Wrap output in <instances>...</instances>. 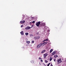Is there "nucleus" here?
<instances>
[{"mask_svg":"<svg viewBox=\"0 0 66 66\" xmlns=\"http://www.w3.org/2000/svg\"><path fill=\"white\" fill-rule=\"evenodd\" d=\"M57 64H60L62 62V61H61V59H59L57 60Z\"/></svg>","mask_w":66,"mask_h":66,"instance_id":"obj_1","label":"nucleus"},{"mask_svg":"<svg viewBox=\"0 0 66 66\" xmlns=\"http://www.w3.org/2000/svg\"><path fill=\"white\" fill-rule=\"evenodd\" d=\"M40 24V22H38L36 24V25L37 27H39V25Z\"/></svg>","mask_w":66,"mask_h":66,"instance_id":"obj_2","label":"nucleus"},{"mask_svg":"<svg viewBox=\"0 0 66 66\" xmlns=\"http://www.w3.org/2000/svg\"><path fill=\"white\" fill-rule=\"evenodd\" d=\"M42 44H40L38 45L37 47V49H38V48H40V47H41Z\"/></svg>","mask_w":66,"mask_h":66,"instance_id":"obj_3","label":"nucleus"},{"mask_svg":"<svg viewBox=\"0 0 66 66\" xmlns=\"http://www.w3.org/2000/svg\"><path fill=\"white\" fill-rule=\"evenodd\" d=\"M48 53H47L44 54V55H43V56H44V57H46V56H47V55H48Z\"/></svg>","mask_w":66,"mask_h":66,"instance_id":"obj_4","label":"nucleus"},{"mask_svg":"<svg viewBox=\"0 0 66 66\" xmlns=\"http://www.w3.org/2000/svg\"><path fill=\"white\" fill-rule=\"evenodd\" d=\"M30 29H31V27H26L25 28V29L26 30H29Z\"/></svg>","mask_w":66,"mask_h":66,"instance_id":"obj_5","label":"nucleus"},{"mask_svg":"<svg viewBox=\"0 0 66 66\" xmlns=\"http://www.w3.org/2000/svg\"><path fill=\"white\" fill-rule=\"evenodd\" d=\"M47 44V42H45L42 44V46H44L45 45H46V44Z\"/></svg>","mask_w":66,"mask_h":66,"instance_id":"obj_6","label":"nucleus"},{"mask_svg":"<svg viewBox=\"0 0 66 66\" xmlns=\"http://www.w3.org/2000/svg\"><path fill=\"white\" fill-rule=\"evenodd\" d=\"M24 22H25V21H20V23H24Z\"/></svg>","mask_w":66,"mask_h":66,"instance_id":"obj_7","label":"nucleus"},{"mask_svg":"<svg viewBox=\"0 0 66 66\" xmlns=\"http://www.w3.org/2000/svg\"><path fill=\"white\" fill-rule=\"evenodd\" d=\"M56 54V52L55 51H54V52H53L52 53V54L53 55L54 54Z\"/></svg>","mask_w":66,"mask_h":66,"instance_id":"obj_8","label":"nucleus"},{"mask_svg":"<svg viewBox=\"0 0 66 66\" xmlns=\"http://www.w3.org/2000/svg\"><path fill=\"white\" fill-rule=\"evenodd\" d=\"M20 33H21V35H23L24 34L23 33V31H22L21 32H20Z\"/></svg>","mask_w":66,"mask_h":66,"instance_id":"obj_9","label":"nucleus"},{"mask_svg":"<svg viewBox=\"0 0 66 66\" xmlns=\"http://www.w3.org/2000/svg\"><path fill=\"white\" fill-rule=\"evenodd\" d=\"M53 59V58H52V57H50V61H51V60H52V59Z\"/></svg>","mask_w":66,"mask_h":66,"instance_id":"obj_10","label":"nucleus"},{"mask_svg":"<svg viewBox=\"0 0 66 66\" xmlns=\"http://www.w3.org/2000/svg\"><path fill=\"white\" fill-rule=\"evenodd\" d=\"M45 51H46V50H43L41 52V53H44V52H45Z\"/></svg>","mask_w":66,"mask_h":66,"instance_id":"obj_11","label":"nucleus"},{"mask_svg":"<svg viewBox=\"0 0 66 66\" xmlns=\"http://www.w3.org/2000/svg\"><path fill=\"white\" fill-rule=\"evenodd\" d=\"M26 43L28 44H29V43H30V41H27Z\"/></svg>","mask_w":66,"mask_h":66,"instance_id":"obj_12","label":"nucleus"},{"mask_svg":"<svg viewBox=\"0 0 66 66\" xmlns=\"http://www.w3.org/2000/svg\"><path fill=\"white\" fill-rule=\"evenodd\" d=\"M53 51V49H51V50L50 51V53H51Z\"/></svg>","mask_w":66,"mask_h":66,"instance_id":"obj_13","label":"nucleus"},{"mask_svg":"<svg viewBox=\"0 0 66 66\" xmlns=\"http://www.w3.org/2000/svg\"><path fill=\"white\" fill-rule=\"evenodd\" d=\"M25 34L26 35H28L29 33H26Z\"/></svg>","mask_w":66,"mask_h":66,"instance_id":"obj_14","label":"nucleus"},{"mask_svg":"<svg viewBox=\"0 0 66 66\" xmlns=\"http://www.w3.org/2000/svg\"><path fill=\"white\" fill-rule=\"evenodd\" d=\"M54 57H58V56L57 55H55L54 56Z\"/></svg>","mask_w":66,"mask_h":66,"instance_id":"obj_15","label":"nucleus"},{"mask_svg":"<svg viewBox=\"0 0 66 66\" xmlns=\"http://www.w3.org/2000/svg\"><path fill=\"white\" fill-rule=\"evenodd\" d=\"M48 39H46V40H45L43 41V42H45V41H48Z\"/></svg>","mask_w":66,"mask_h":66,"instance_id":"obj_16","label":"nucleus"},{"mask_svg":"<svg viewBox=\"0 0 66 66\" xmlns=\"http://www.w3.org/2000/svg\"><path fill=\"white\" fill-rule=\"evenodd\" d=\"M43 26H45V23H43Z\"/></svg>","mask_w":66,"mask_h":66,"instance_id":"obj_17","label":"nucleus"},{"mask_svg":"<svg viewBox=\"0 0 66 66\" xmlns=\"http://www.w3.org/2000/svg\"><path fill=\"white\" fill-rule=\"evenodd\" d=\"M50 63H49L48 64V65H47V66H49V65H50Z\"/></svg>","mask_w":66,"mask_h":66,"instance_id":"obj_18","label":"nucleus"},{"mask_svg":"<svg viewBox=\"0 0 66 66\" xmlns=\"http://www.w3.org/2000/svg\"><path fill=\"white\" fill-rule=\"evenodd\" d=\"M39 60H41V59H42V58L41 57H39Z\"/></svg>","mask_w":66,"mask_h":66,"instance_id":"obj_19","label":"nucleus"},{"mask_svg":"<svg viewBox=\"0 0 66 66\" xmlns=\"http://www.w3.org/2000/svg\"><path fill=\"white\" fill-rule=\"evenodd\" d=\"M31 22L32 23H35V21H33V22Z\"/></svg>","mask_w":66,"mask_h":66,"instance_id":"obj_20","label":"nucleus"},{"mask_svg":"<svg viewBox=\"0 0 66 66\" xmlns=\"http://www.w3.org/2000/svg\"><path fill=\"white\" fill-rule=\"evenodd\" d=\"M54 62H55L56 61V59H54Z\"/></svg>","mask_w":66,"mask_h":66,"instance_id":"obj_21","label":"nucleus"},{"mask_svg":"<svg viewBox=\"0 0 66 66\" xmlns=\"http://www.w3.org/2000/svg\"><path fill=\"white\" fill-rule=\"evenodd\" d=\"M45 63H47V62H48V61H47V60H45Z\"/></svg>","mask_w":66,"mask_h":66,"instance_id":"obj_22","label":"nucleus"},{"mask_svg":"<svg viewBox=\"0 0 66 66\" xmlns=\"http://www.w3.org/2000/svg\"><path fill=\"white\" fill-rule=\"evenodd\" d=\"M31 63H34V62H33V61H31Z\"/></svg>","mask_w":66,"mask_h":66,"instance_id":"obj_23","label":"nucleus"},{"mask_svg":"<svg viewBox=\"0 0 66 66\" xmlns=\"http://www.w3.org/2000/svg\"><path fill=\"white\" fill-rule=\"evenodd\" d=\"M40 61H41V62H43V60H41Z\"/></svg>","mask_w":66,"mask_h":66,"instance_id":"obj_24","label":"nucleus"},{"mask_svg":"<svg viewBox=\"0 0 66 66\" xmlns=\"http://www.w3.org/2000/svg\"><path fill=\"white\" fill-rule=\"evenodd\" d=\"M22 27H23V25H22L21 26V28H22Z\"/></svg>","mask_w":66,"mask_h":66,"instance_id":"obj_25","label":"nucleus"},{"mask_svg":"<svg viewBox=\"0 0 66 66\" xmlns=\"http://www.w3.org/2000/svg\"><path fill=\"white\" fill-rule=\"evenodd\" d=\"M32 43H34V41H32Z\"/></svg>","mask_w":66,"mask_h":66,"instance_id":"obj_26","label":"nucleus"},{"mask_svg":"<svg viewBox=\"0 0 66 66\" xmlns=\"http://www.w3.org/2000/svg\"><path fill=\"white\" fill-rule=\"evenodd\" d=\"M32 22H30V23H29L30 24H31V23H32Z\"/></svg>","mask_w":66,"mask_h":66,"instance_id":"obj_27","label":"nucleus"},{"mask_svg":"<svg viewBox=\"0 0 66 66\" xmlns=\"http://www.w3.org/2000/svg\"><path fill=\"white\" fill-rule=\"evenodd\" d=\"M31 27H34V26L33 25H32Z\"/></svg>","mask_w":66,"mask_h":66,"instance_id":"obj_28","label":"nucleus"},{"mask_svg":"<svg viewBox=\"0 0 66 66\" xmlns=\"http://www.w3.org/2000/svg\"><path fill=\"white\" fill-rule=\"evenodd\" d=\"M51 66H53V65H52V64H51Z\"/></svg>","mask_w":66,"mask_h":66,"instance_id":"obj_29","label":"nucleus"},{"mask_svg":"<svg viewBox=\"0 0 66 66\" xmlns=\"http://www.w3.org/2000/svg\"><path fill=\"white\" fill-rule=\"evenodd\" d=\"M30 28H32V26H31V27Z\"/></svg>","mask_w":66,"mask_h":66,"instance_id":"obj_30","label":"nucleus"}]
</instances>
